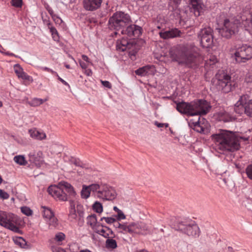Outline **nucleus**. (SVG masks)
<instances>
[{
    "instance_id": "nucleus-1",
    "label": "nucleus",
    "mask_w": 252,
    "mask_h": 252,
    "mask_svg": "<svg viewBox=\"0 0 252 252\" xmlns=\"http://www.w3.org/2000/svg\"><path fill=\"white\" fill-rule=\"evenodd\" d=\"M131 22L130 16L122 11L116 12L109 20V28L115 30V34H126L131 38L138 37L142 34V28L136 25L124 27Z\"/></svg>"
},
{
    "instance_id": "nucleus-2",
    "label": "nucleus",
    "mask_w": 252,
    "mask_h": 252,
    "mask_svg": "<svg viewBox=\"0 0 252 252\" xmlns=\"http://www.w3.org/2000/svg\"><path fill=\"white\" fill-rule=\"evenodd\" d=\"M212 137L220 153L234 152L240 148L239 138L232 131L220 129Z\"/></svg>"
},
{
    "instance_id": "nucleus-3",
    "label": "nucleus",
    "mask_w": 252,
    "mask_h": 252,
    "mask_svg": "<svg viewBox=\"0 0 252 252\" xmlns=\"http://www.w3.org/2000/svg\"><path fill=\"white\" fill-rule=\"evenodd\" d=\"M103 201L113 200L117 196L115 189L105 184H92L89 186L83 185L81 191V196L88 199L91 195Z\"/></svg>"
},
{
    "instance_id": "nucleus-4",
    "label": "nucleus",
    "mask_w": 252,
    "mask_h": 252,
    "mask_svg": "<svg viewBox=\"0 0 252 252\" xmlns=\"http://www.w3.org/2000/svg\"><path fill=\"white\" fill-rule=\"evenodd\" d=\"M169 54L173 61L185 64L190 67L197 65L200 59L198 54L189 45L182 46L178 50L171 49Z\"/></svg>"
},
{
    "instance_id": "nucleus-5",
    "label": "nucleus",
    "mask_w": 252,
    "mask_h": 252,
    "mask_svg": "<svg viewBox=\"0 0 252 252\" xmlns=\"http://www.w3.org/2000/svg\"><path fill=\"white\" fill-rule=\"evenodd\" d=\"M47 190L49 194L55 199L60 201L67 200V196L64 191L70 196L74 197L76 195L73 187L69 183L65 181L60 182L58 186H50Z\"/></svg>"
},
{
    "instance_id": "nucleus-6",
    "label": "nucleus",
    "mask_w": 252,
    "mask_h": 252,
    "mask_svg": "<svg viewBox=\"0 0 252 252\" xmlns=\"http://www.w3.org/2000/svg\"><path fill=\"white\" fill-rule=\"evenodd\" d=\"M174 228L189 236L198 237L200 235V229L196 223L191 220H178L174 224Z\"/></svg>"
},
{
    "instance_id": "nucleus-7",
    "label": "nucleus",
    "mask_w": 252,
    "mask_h": 252,
    "mask_svg": "<svg viewBox=\"0 0 252 252\" xmlns=\"http://www.w3.org/2000/svg\"><path fill=\"white\" fill-rule=\"evenodd\" d=\"M0 225L13 232L20 233L17 217L6 212L0 211Z\"/></svg>"
},
{
    "instance_id": "nucleus-8",
    "label": "nucleus",
    "mask_w": 252,
    "mask_h": 252,
    "mask_svg": "<svg viewBox=\"0 0 252 252\" xmlns=\"http://www.w3.org/2000/svg\"><path fill=\"white\" fill-rule=\"evenodd\" d=\"M230 79V76L224 73L217 74L216 77L212 81L213 85L218 91H222L225 93H228L231 90Z\"/></svg>"
},
{
    "instance_id": "nucleus-9",
    "label": "nucleus",
    "mask_w": 252,
    "mask_h": 252,
    "mask_svg": "<svg viewBox=\"0 0 252 252\" xmlns=\"http://www.w3.org/2000/svg\"><path fill=\"white\" fill-rule=\"evenodd\" d=\"M234 53L235 60L238 63H245L252 58V47L247 44L236 46Z\"/></svg>"
},
{
    "instance_id": "nucleus-10",
    "label": "nucleus",
    "mask_w": 252,
    "mask_h": 252,
    "mask_svg": "<svg viewBox=\"0 0 252 252\" xmlns=\"http://www.w3.org/2000/svg\"><path fill=\"white\" fill-rule=\"evenodd\" d=\"M239 23V21L236 20L226 19L224 21L223 27L219 29V32L222 37L229 38L237 32Z\"/></svg>"
},
{
    "instance_id": "nucleus-11",
    "label": "nucleus",
    "mask_w": 252,
    "mask_h": 252,
    "mask_svg": "<svg viewBox=\"0 0 252 252\" xmlns=\"http://www.w3.org/2000/svg\"><path fill=\"white\" fill-rule=\"evenodd\" d=\"M213 31L210 27L205 28L199 31L198 36L203 48H210L213 45Z\"/></svg>"
},
{
    "instance_id": "nucleus-12",
    "label": "nucleus",
    "mask_w": 252,
    "mask_h": 252,
    "mask_svg": "<svg viewBox=\"0 0 252 252\" xmlns=\"http://www.w3.org/2000/svg\"><path fill=\"white\" fill-rule=\"evenodd\" d=\"M193 116L206 114L211 108L209 103L205 100L199 99L192 101Z\"/></svg>"
},
{
    "instance_id": "nucleus-13",
    "label": "nucleus",
    "mask_w": 252,
    "mask_h": 252,
    "mask_svg": "<svg viewBox=\"0 0 252 252\" xmlns=\"http://www.w3.org/2000/svg\"><path fill=\"white\" fill-rule=\"evenodd\" d=\"M251 96L248 94L242 95L239 100L236 103L234 107V110L238 114H242L245 113L248 116L247 113V107L250 103Z\"/></svg>"
},
{
    "instance_id": "nucleus-14",
    "label": "nucleus",
    "mask_w": 252,
    "mask_h": 252,
    "mask_svg": "<svg viewBox=\"0 0 252 252\" xmlns=\"http://www.w3.org/2000/svg\"><path fill=\"white\" fill-rule=\"evenodd\" d=\"M192 101L186 102L182 101L176 103V109L180 113L186 114L188 116H193V108L192 107Z\"/></svg>"
},
{
    "instance_id": "nucleus-15",
    "label": "nucleus",
    "mask_w": 252,
    "mask_h": 252,
    "mask_svg": "<svg viewBox=\"0 0 252 252\" xmlns=\"http://www.w3.org/2000/svg\"><path fill=\"white\" fill-rule=\"evenodd\" d=\"M189 2L195 16H199L204 12L205 6L202 0H189Z\"/></svg>"
},
{
    "instance_id": "nucleus-16",
    "label": "nucleus",
    "mask_w": 252,
    "mask_h": 252,
    "mask_svg": "<svg viewBox=\"0 0 252 252\" xmlns=\"http://www.w3.org/2000/svg\"><path fill=\"white\" fill-rule=\"evenodd\" d=\"M102 0H83V7L87 11H94L98 9Z\"/></svg>"
},
{
    "instance_id": "nucleus-17",
    "label": "nucleus",
    "mask_w": 252,
    "mask_h": 252,
    "mask_svg": "<svg viewBox=\"0 0 252 252\" xmlns=\"http://www.w3.org/2000/svg\"><path fill=\"white\" fill-rule=\"evenodd\" d=\"M131 228L133 230V233L147 234L150 232L148 226L144 222L131 223Z\"/></svg>"
},
{
    "instance_id": "nucleus-18",
    "label": "nucleus",
    "mask_w": 252,
    "mask_h": 252,
    "mask_svg": "<svg viewBox=\"0 0 252 252\" xmlns=\"http://www.w3.org/2000/svg\"><path fill=\"white\" fill-rule=\"evenodd\" d=\"M133 47H135V45L125 38H122L117 41V50L120 51H125L127 49H132Z\"/></svg>"
},
{
    "instance_id": "nucleus-19",
    "label": "nucleus",
    "mask_w": 252,
    "mask_h": 252,
    "mask_svg": "<svg viewBox=\"0 0 252 252\" xmlns=\"http://www.w3.org/2000/svg\"><path fill=\"white\" fill-rule=\"evenodd\" d=\"M159 34L161 38L167 39L180 36L181 32L178 29L174 28L168 31H161Z\"/></svg>"
},
{
    "instance_id": "nucleus-20",
    "label": "nucleus",
    "mask_w": 252,
    "mask_h": 252,
    "mask_svg": "<svg viewBox=\"0 0 252 252\" xmlns=\"http://www.w3.org/2000/svg\"><path fill=\"white\" fill-rule=\"evenodd\" d=\"M155 67L153 65H146L135 70L136 75L145 76L149 74H154L155 72Z\"/></svg>"
},
{
    "instance_id": "nucleus-21",
    "label": "nucleus",
    "mask_w": 252,
    "mask_h": 252,
    "mask_svg": "<svg viewBox=\"0 0 252 252\" xmlns=\"http://www.w3.org/2000/svg\"><path fill=\"white\" fill-rule=\"evenodd\" d=\"M29 133L33 138L42 140L46 138V134L45 133L40 132L35 128L31 129L29 130Z\"/></svg>"
},
{
    "instance_id": "nucleus-22",
    "label": "nucleus",
    "mask_w": 252,
    "mask_h": 252,
    "mask_svg": "<svg viewBox=\"0 0 252 252\" xmlns=\"http://www.w3.org/2000/svg\"><path fill=\"white\" fill-rule=\"evenodd\" d=\"M65 238V234L63 232H59L55 234L53 241L56 245H62L63 241L64 240Z\"/></svg>"
},
{
    "instance_id": "nucleus-23",
    "label": "nucleus",
    "mask_w": 252,
    "mask_h": 252,
    "mask_svg": "<svg viewBox=\"0 0 252 252\" xmlns=\"http://www.w3.org/2000/svg\"><path fill=\"white\" fill-rule=\"evenodd\" d=\"M47 100L48 98L43 99L41 98L35 97L31 100V101L29 102V104L32 106L36 107L40 105Z\"/></svg>"
},
{
    "instance_id": "nucleus-24",
    "label": "nucleus",
    "mask_w": 252,
    "mask_h": 252,
    "mask_svg": "<svg viewBox=\"0 0 252 252\" xmlns=\"http://www.w3.org/2000/svg\"><path fill=\"white\" fill-rule=\"evenodd\" d=\"M13 160L17 164L20 165H26L27 164V161L24 156H16L14 157Z\"/></svg>"
},
{
    "instance_id": "nucleus-25",
    "label": "nucleus",
    "mask_w": 252,
    "mask_h": 252,
    "mask_svg": "<svg viewBox=\"0 0 252 252\" xmlns=\"http://www.w3.org/2000/svg\"><path fill=\"white\" fill-rule=\"evenodd\" d=\"M200 117L198 118L197 121L194 122L193 129L198 132H204L205 131V127L203 125H201V122L199 121Z\"/></svg>"
},
{
    "instance_id": "nucleus-26",
    "label": "nucleus",
    "mask_w": 252,
    "mask_h": 252,
    "mask_svg": "<svg viewBox=\"0 0 252 252\" xmlns=\"http://www.w3.org/2000/svg\"><path fill=\"white\" fill-rule=\"evenodd\" d=\"M54 216L53 211L48 208L43 207V216L46 221L51 217Z\"/></svg>"
},
{
    "instance_id": "nucleus-27",
    "label": "nucleus",
    "mask_w": 252,
    "mask_h": 252,
    "mask_svg": "<svg viewBox=\"0 0 252 252\" xmlns=\"http://www.w3.org/2000/svg\"><path fill=\"white\" fill-rule=\"evenodd\" d=\"M41 154L42 153L40 152H38L36 155L34 152H31L29 154L30 161L32 163H34L35 164H37V161H38V159H37L38 158L36 156H38L39 157Z\"/></svg>"
},
{
    "instance_id": "nucleus-28",
    "label": "nucleus",
    "mask_w": 252,
    "mask_h": 252,
    "mask_svg": "<svg viewBox=\"0 0 252 252\" xmlns=\"http://www.w3.org/2000/svg\"><path fill=\"white\" fill-rule=\"evenodd\" d=\"M105 245L107 249H114L117 247L116 241L113 239H109V238L106 240Z\"/></svg>"
},
{
    "instance_id": "nucleus-29",
    "label": "nucleus",
    "mask_w": 252,
    "mask_h": 252,
    "mask_svg": "<svg viewBox=\"0 0 252 252\" xmlns=\"http://www.w3.org/2000/svg\"><path fill=\"white\" fill-rule=\"evenodd\" d=\"M87 224L90 225L91 227H94L97 222V219L96 215L94 214L89 216L87 218Z\"/></svg>"
},
{
    "instance_id": "nucleus-30",
    "label": "nucleus",
    "mask_w": 252,
    "mask_h": 252,
    "mask_svg": "<svg viewBox=\"0 0 252 252\" xmlns=\"http://www.w3.org/2000/svg\"><path fill=\"white\" fill-rule=\"evenodd\" d=\"M46 222L51 228H55L58 225V220L55 216L47 220Z\"/></svg>"
},
{
    "instance_id": "nucleus-31",
    "label": "nucleus",
    "mask_w": 252,
    "mask_h": 252,
    "mask_svg": "<svg viewBox=\"0 0 252 252\" xmlns=\"http://www.w3.org/2000/svg\"><path fill=\"white\" fill-rule=\"evenodd\" d=\"M13 241L16 244L19 245L22 248H24L26 245L25 240L21 237H18L14 238Z\"/></svg>"
},
{
    "instance_id": "nucleus-32",
    "label": "nucleus",
    "mask_w": 252,
    "mask_h": 252,
    "mask_svg": "<svg viewBox=\"0 0 252 252\" xmlns=\"http://www.w3.org/2000/svg\"><path fill=\"white\" fill-rule=\"evenodd\" d=\"M131 224L130 223L129 225H126L125 223L122 224V225L120 226V229L121 230L124 231L125 232H128L130 234L133 233V230L131 228Z\"/></svg>"
},
{
    "instance_id": "nucleus-33",
    "label": "nucleus",
    "mask_w": 252,
    "mask_h": 252,
    "mask_svg": "<svg viewBox=\"0 0 252 252\" xmlns=\"http://www.w3.org/2000/svg\"><path fill=\"white\" fill-rule=\"evenodd\" d=\"M93 210L97 213H100L103 211V207L101 203L98 201H96L93 204Z\"/></svg>"
},
{
    "instance_id": "nucleus-34",
    "label": "nucleus",
    "mask_w": 252,
    "mask_h": 252,
    "mask_svg": "<svg viewBox=\"0 0 252 252\" xmlns=\"http://www.w3.org/2000/svg\"><path fill=\"white\" fill-rule=\"evenodd\" d=\"M220 119L224 122H228L232 120V117L225 111L220 112Z\"/></svg>"
},
{
    "instance_id": "nucleus-35",
    "label": "nucleus",
    "mask_w": 252,
    "mask_h": 252,
    "mask_svg": "<svg viewBox=\"0 0 252 252\" xmlns=\"http://www.w3.org/2000/svg\"><path fill=\"white\" fill-rule=\"evenodd\" d=\"M217 62V59L215 56L210 55L209 59L205 61V65H213Z\"/></svg>"
},
{
    "instance_id": "nucleus-36",
    "label": "nucleus",
    "mask_w": 252,
    "mask_h": 252,
    "mask_svg": "<svg viewBox=\"0 0 252 252\" xmlns=\"http://www.w3.org/2000/svg\"><path fill=\"white\" fill-rule=\"evenodd\" d=\"M48 29L50 30V32L51 33L53 38L54 40H58L59 39V35L58 32L56 29L55 28L53 27L52 25L48 27Z\"/></svg>"
},
{
    "instance_id": "nucleus-37",
    "label": "nucleus",
    "mask_w": 252,
    "mask_h": 252,
    "mask_svg": "<svg viewBox=\"0 0 252 252\" xmlns=\"http://www.w3.org/2000/svg\"><path fill=\"white\" fill-rule=\"evenodd\" d=\"M14 72H15V73L16 74V75H17V76L19 78L21 75L22 73L24 72L23 68L18 64H16L14 65Z\"/></svg>"
},
{
    "instance_id": "nucleus-38",
    "label": "nucleus",
    "mask_w": 252,
    "mask_h": 252,
    "mask_svg": "<svg viewBox=\"0 0 252 252\" xmlns=\"http://www.w3.org/2000/svg\"><path fill=\"white\" fill-rule=\"evenodd\" d=\"M21 212L27 216H31L32 214V210L28 207L24 206L21 208Z\"/></svg>"
},
{
    "instance_id": "nucleus-39",
    "label": "nucleus",
    "mask_w": 252,
    "mask_h": 252,
    "mask_svg": "<svg viewBox=\"0 0 252 252\" xmlns=\"http://www.w3.org/2000/svg\"><path fill=\"white\" fill-rule=\"evenodd\" d=\"M96 233L103 236L104 238H109V234L104 229H97L95 230Z\"/></svg>"
},
{
    "instance_id": "nucleus-40",
    "label": "nucleus",
    "mask_w": 252,
    "mask_h": 252,
    "mask_svg": "<svg viewBox=\"0 0 252 252\" xmlns=\"http://www.w3.org/2000/svg\"><path fill=\"white\" fill-rule=\"evenodd\" d=\"M19 78H22L23 80L28 81L30 82H32L33 81V79L32 77L28 75L25 72H23L21 75L20 76Z\"/></svg>"
},
{
    "instance_id": "nucleus-41",
    "label": "nucleus",
    "mask_w": 252,
    "mask_h": 252,
    "mask_svg": "<svg viewBox=\"0 0 252 252\" xmlns=\"http://www.w3.org/2000/svg\"><path fill=\"white\" fill-rule=\"evenodd\" d=\"M77 215L76 212V210H72L69 211V218L70 220L72 221H74L77 219Z\"/></svg>"
},
{
    "instance_id": "nucleus-42",
    "label": "nucleus",
    "mask_w": 252,
    "mask_h": 252,
    "mask_svg": "<svg viewBox=\"0 0 252 252\" xmlns=\"http://www.w3.org/2000/svg\"><path fill=\"white\" fill-rule=\"evenodd\" d=\"M22 3V0H11L12 5L16 7H21Z\"/></svg>"
},
{
    "instance_id": "nucleus-43",
    "label": "nucleus",
    "mask_w": 252,
    "mask_h": 252,
    "mask_svg": "<svg viewBox=\"0 0 252 252\" xmlns=\"http://www.w3.org/2000/svg\"><path fill=\"white\" fill-rule=\"evenodd\" d=\"M103 220L108 224L113 223L115 220V219L112 217H102L101 218L100 220L102 221Z\"/></svg>"
},
{
    "instance_id": "nucleus-44",
    "label": "nucleus",
    "mask_w": 252,
    "mask_h": 252,
    "mask_svg": "<svg viewBox=\"0 0 252 252\" xmlns=\"http://www.w3.org/2000/svg\"><path fill=\"white\" fill-rule=\"evenodd\" d=\"M246 172L248 177L252 180V164L247 167Z\"/></svg>"
},
{
    "instance_id": "nucleus-45",
    "label": "nucleus",
    "mask_w": 252,
    "mask_h": 252,
    "mask_svg": "<svg viewBox=\"0 0 252 252\" xmlns=\"http://www.w3.org/2000/svg\"><path fill=\"white\" fill-rule=\"evenodd\" d=\"M9 194L5 191L0 189V197L3 199H6L9 198Z\"/></svg>"
},
{
    "instance_id": "nucleus-46",
    "label": "nucleus",
    "mask_w": 252,
    "mask_h": 252,
    "mask_svg": "<svg viewBox=\"0 0 252 252\" xmlns=\"http://www.w3.org/2000/svg\"><path fill=\"white\" fill-rule=\"evenodd\" d=\"M247 113H248V116L250 117H252V97H251L250 103L247 107Z\"/></svg>"
},
{
    "instance_id": "nucleus-47",
    "label": "nucleus",
    "mask_w": 252,
    "mask_h": 252,
    "mask_svg": "<svg viewBox=\"0 0 252 252\" xmlns=\"http://www.w3.org/2000/svg\"><path fill=\"white\" fill-rule=\"evenodd\" d=\"M72 162L77 166L84 167V164L79 159L75 158L72 161Z\"/></svg>"
},
{
    "instance_id": "nucleus-48",
    "label": "nucleus",
    "mask_w": 252,
    "mask_h": 252,
    "mask_svg": "<svg viewBox=\"0 0 252 252\" xmlns=\"http://www.w3.org/2000/svg\"><path fill=\"white\" fill-rule=\"evenodd\" d=\"M41 69L43 70L49 72L51 73L52 74H54V75H56V76H58V74L57 73V72H56V71L53 70L52 69H50V68H49L48 67H42Z\"/></svg>"
},
{
    "instance_id": "nucleus-49",
    "label": "nucleus",
    "mask_w": 252,
    "mask_h": 252,
    "mask_svg": "<svg viewBox=\"0 0 252 252\" xmlns=\"http://www.w3.org/2000/svg\"><path fill=\"white\" fill-rule=\"evenodd\" d=\"M52 18L56 24H60L62 22V20L56 14L53 15Z\"/></svg>"
},
{
    "instance_id": "nucleus-50",
    "label": "nucleus",
    "mask_w": 252,
    "mask_h": 252,
    "mask_svg": "<svg viewBox=\"0 0 252 252\" xmlns=\"http://www.w3.org/2000/svg\"><path fill=\"white\" fill-rule=\"evenodd\" d=\"M51 250L53 252H65L63 249L61 248L56 247L55 246H51Z\"/></svg>"
},
{
    "instance_id": "nucleus-51",
    "label": "nucleus",
    "mask_w": 252,
    "mask_h": 252,
    "mask_svg": "<svg viewBox=\"0 0 252 252\" xmlns=\"http://www.w3.org/2000/svg\"><path fill=\"white\" fill-rule=\"evenodd\" d=\"M117 213H118V215H117V220H124L126 219V216L124 215V214L121 210Z\"/></svg>"
},
{
    "instance_id": "nucleus-52",
    "label": "nucleus",
    "mask_w": 252,
    "mask_h": 252,
    "mask_svg": "<svg viewBox=\"0 0 252 252\" xmlns=\"http://www.w3.org/2000/svg\"><path fill=\"white\" fill-rule=\"evenodd\" d=\"M101 83L106 88L110 89L112 87L111 84L109 81L101 80Z\"/></svg>"
},
{
    "instance_id": "nucleus-53",
    "label": "nucleus",
    "mask_w": 252,
    "mask_h": 252,
    "mask_svg": "<svg viewBox=\"0 0 252 252\" xmlns=\"http://www.w3.org/2000/svg\"><path fill=\"white\" fill-rule=\"evenodd\" d=\"M46 8L47 10L48 11V12L49 13V14H50V15L51 16V17H52L53 15H55V14L54 13V11H53V9L49 5H47L46 7Z\"/></svg>"
},
{
    "instance_id": "nucleus-54",
    "label": "nucleus",
    "mask_w": 252,
    "mask_h": 252,
    "mask_svg": "<svg viewBox=\"0 0 252 252\" xmlns=\"http://www.w3.org/2000/svg\"><path fill=\"white\" fill-rule=\"evenodd\" d=\"M70 203V210L69 211L73 210H75V203L73 200L69 201Z\"/></svg>"
},
{
    "instance_id": "nucleus-55",
    "label": "nucleus",
    "mask_w": 252,
    "mask_h": 252,
    "mask_svg": "<svg viewBox=\"0 0 252 252\" xmlns=\"http://www.w3.org/2000/svg\"><path fill=\"white\" fill-rule=\"evenodd\" d=\"M42 19H43V23L45 25H46L48 27V28L52 25L51 23L48 19H44L43 18H42Z\"/></svg>"
},
{
    "instance_id": "nucleus-56",
    "label": "nucleus",
    "mask_w": 252,
    "mask_h": 252,
    "mask_svg": "<svg viewBox=\"0 0 252 252\" xmlns=\"http://www.w3.org/2000/svg\"><path fill=\"white\" fill-rule=\"evenodd\" d=\"M58 77V79L60 80L63 85L69 87V85L67 82H66L65 80L61 78L59 75L57 76Z\"/></svg>"
},
{
    "instance_id": "nucleus-57",
    "label": "nucleus",
    "mask_w": 252,
    "mask_h": 252,
    "mask_svg": "<svg viewBox=\"0 0 252 252\" xmlns=\"http://www.w3.org/2000/svg\"><path fill=\"white\" fill-rule=\"evenodd\" d=\"M79 63H80V65L82 68L84 69H87V68L88 67V65L87 64V63H85L82 62V61H80L79 62Z\"/></svg>"
},
{
    "instance_id": "nucleus-58",
    "label": "nucleus",
    "mask_w": 252,
    "mask_h": 252,
    "mask_svg": "<svg viewBox=\"0 0 252 252\" xmlns=\"http://www.w3.org/2000/svg\"><path fill=\"white\" fill-rule=\"evenodd\" d=\"M114 224V226L116 228H119L120 229V226L121 225H122L121 223H120L119 222H118V221H116V220H115V221L113 223Z\"/></svg>"
},
{
    "instance_id": "nucleus-59",
    "label": "nucleus",
    "mask_w": 252,
    "mask_h": 252,
    "mask_svg": "<svg viewBox=\"0 0 252 252\" xmlns=\"http://www.w3.org/2000/svg\"><path fill=\"white\" fill-rule=\"evenodd\" d=\"M246 81L248 83H252V74H250L246 77Z\"/></svg>"
},
{
    "instance_id": "nucleus-60",
    "label": "nucleus",
    "mask_w": 252,
    "mask_h": 252,
    "mask_svg": "<svg viewBox=\"0 0 252 252\" xmlns=\"http://www.w3.org/2000/svg\"><path fill=\"white\" fill-rule=\"evenodd\" d=\"M85 73L88 76H91L92 75V71L90 69H87L85 70Z\"/></svg>"
},
{
    "instance_id": "nucleus-61",
    "label": "nucleus",
    "mask_w": 252,
    "mask_h": 252,
    "mask_svg": "<svg viewBox=\"0 0 252 252\" xmlns=\"http://www.w3.org/2000/svg\"><path fill=\"white\" fill-rule=\"evenodd\" d=\"M155 125L158 127H162L164 126V124L159 123L157 121H156L155 122Z\"/></svg>"
},
{
    "instance_id": "nucleus-62",
    "label": "nucleus",
    "mask_w": 252,
    "mask_h": 252,
    "mask_svg": "<svg viewBox=\"0 0 252 252\" xmlns=\"http://www.w3.org/2000/svg\"><path fill=\"white\" fill-rule=\"evenodd\" d=\"M82 58L84 61H85L87 62L90 63V60H89V58L86 55H83L82 56Z\"/></svg>"
},
{
    "instance_id": "nucleus-63",
    "label": "nucleus",
    "mask_w": 252,
    "mask_h": 252,
    "mask_svg": "<svg viewBox=\"0 0 252 252\" xmlns=\"http://www.w3.org/2000/svg\"><path fill=\"white\" fill-rule=\"evenodd\" d=\"M105 228H106V229H107V230H108V233L109 234H113V231H112V230L110 228H109V227H107V226H105Z\"/></svg>"
},
{
    "instance_id": "nucleus-64",
    "label": "nucleus",
    "mask_w": 252,
    "mask_h": 252,
    "mask_svg": "<svg viewBox=\"0 0 252 252\" xmlns=\"http://www.w3.org/2000/svg\"><path fill=\"white\" fill-rule=\"evenodd\" d=\"M79 252H92L91 251L88 249L81 250Z\"/></svg>"
}]
</instances>
